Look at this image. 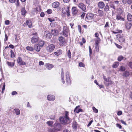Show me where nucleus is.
<instances>
[{"mask_svg":"<svg viewBox=\"0 0 132 132\" xmlns=\"http://www.w3.org/2000/svg\"><path fill=\"white\" fill-rule=\"evenodd\" d=\"M60 121L62 124L66 125L71 122V119L69 117V113L67 111L65 112L64 116L60 117Z\"/></svg>","mask_w":132,"mask_h":132,"instance_id":"f257e3e1","label":"nucleus"},{"mask_svg":"<svg viewBox=\"0 0 132 132\" xmlns=\"http://www.w3.org/2000/svg\"><path fill=\"white\" fill-rule=\"evenodd\" d=\"M94 14L91 13H88L86 15L85 20L87 22H91L94 20Z\"/></svg>","mask_w":132,"mask_h":132,"instance_id":"f03ea898","label":"nucleus"},{"mask_svg":"<svg viewBox=\"0 0 132 132\" xmlns=\"http://www.w3.org/2000/svg\"><path fill=\"white\" fill-rule=\"evenodd\" d=\"M58 40L60 42L59 44L60 46H65L67 45V43L63 37L60 36L58 38Z\"/></svg>","mask_w":132,"mask_h":132,"instance_id":"7ed1b4c3","label":"nucleus"},{"mask_svg":"<svg viewBox=\"0 0 132 132\" xmlns=\"http://www.w3.org/2000/svg\"><path fill=\"white\" fill-rule=\"evenodd\" d=\"M69 31V29L67 26H64L63 27L62 33L63 35L65 37H68Z\"/></svg>","mask_w":132,"mask_h":132,"instance_id":"20e7f679","label":"nucleus"},{"mask_svg":"<svg viewBox=\"0 0 132 132\" xmlns=\"http://www.w3.org/2000/svg\"><path fill=\"white\" fill-rule=\"evenodd\" d=\"M37 34L36 33L33 34V35H35V36H34L31 39V42L32 43H34L37 42L39 39L38 37L36 35Z\"/></svg>","mask_w":132,"mask_h":132,"instance_id":"39448f33","label":"nucleus"},{"mask_svg":"<svg viewBox=\"0 0 132 132\" xmlns=\"http://www.w3.org/2000/svg\"><path fill=\"white\" fill-rule=\"evenodd\" d=\"M55 48V46L53 44L48 45L46 47V50L48 52H52Z\"/></svg>","mask_w":132,"mask_h":132,"instance_id":"423d86ee","label":"nucleus"},{"mask_svg":"<svg viewBox=\"0 0 132 132\" xmlns=\"http://www.w3.org/2000/svg\"><path fill=\"white\" fill-rule=\"evenodd\" d=\"M78 7L85 12H86V6L83 3H79L78 5Z\"/></svg>","mask_w":132,"mask_h":132,"instance_id":"0eeeda50","label":"nucleus"},{"mask_svg":"<svg viewBox=\"0 0 132 132\" xmlns=\"http://www.w3.org/2000/svg\"><path fill=\"white\" fill-rule=\"evenodd\" d=\"M78 11V9L76 7H73L71 10L72 14L73 15H76L77 14Z\"/></svg>","mask_w":132,"mask_h":132,"instance_id":"6e6552de","label":"nucleus"},{"mask_svg":"<svg viewBox=\"0 0 132 132\" xmlns=\"http://www.w3.org/2000/svg\"><path fill=\"white\" fill-rule=\"evenodd\" d=\"M125 25L126 28L129 29L132 26V21H127L125 23Z\"/></svg>","mask_w":132,"mask_h":132,"instance_id":"1a4fd4ad","label":"nucleus"},{"mask_svg":"<svg viewBox=\"0 0 132 132\" xmlns=\"http://www.w3.org/2000/svg\"><path fill=\"white\" fill-rule=\"evenodd\" d=\"M117 39L120 42H123L125 40V39L123 38V36L120 35H117Z\"/></svg>","mask_w":132,"mask_h":132,"instance_id":"9d476101","label":"nucleus"},{"mask_svg":"<svg viewBox=\"0 0 132 132\" xmlns=\"http://www.w3.org/2000/svg\"><path fill=\"white\" fill-rule=\"evenodd\" d=\"M61 128V126L60 123L55 124L54 125V129L57 131L60 130Z\"/></svg>","mask_w":132,"mask_h":132,"instance_id":"9b49d317","label":"nucleus"},{"mask_svg":"<svg viewBox=\"0 0 132 132\" xmlns=\"http://www.w3.org/2000/svg\"><path fill=\"white\" fill-rule=\"evenodd\" d=\"M44 36L45 37L48 38H50L51 37V34L50 32L47 31H46L44 32Z\"/></svg>","mask_w":132,"mask_h":132,"instance_id":"f8f14e48","label":"nucleus"},{"mask_svg":"<svg viewBox=\"0 0 132 132\" xmlns=\"http://www.w3.org/2000/svg\"><path fill=\"white\" fill-rule=\"evenodd\" d=\"M17 61L19 65H23L26 64V63L22 61V59L20 57H18Z\"/></svg>","mask_w":132,"mask_h":132,"instance_id":"ddd939ff","label":"nucleus"},{"mask_svg":"<svg viewBox=\"0 0 132 132\" xmlns=\"http://www.w3.org/2000/svg\"><path fill=\"white\" fill-rule=\"evenodd\" d=\"M47 98L49 101H53L55 100V97L53 95H48L47 96Z\"/></svg>","mask_w":132,"mask_h":132,"instance_id":"4468645a","label":"nucleus"},{"mask_svg":"<svg viewBox=\"0 0 132 132\" xmlns=\"http://www.w3.org/2000/svg\"><path fill=\"white\" fill-rule=\"evenodd\" d=\"M24 26H28L29 28H31L32 26V23L30 21L27 20L26 22H24L23 24Z\"/></svg>","mask_w":132,"mask_h":132,"instance_id":"2eb2a0df","label":"nucleus"},{"mask_svg":"<svg viewBox=\"0 0 132 132\" xmlns=\"http://www.w3.org/2000/svg\"><path fill=\"white\" fill-rule=\"evenodd\" d=\"M66 82L67 84L68 85H70V84L71 81L69 75L68 74H67L66 73Z\"/></svg>","mask_w":132,"mask_h":132,"instance_id":"dca6fc26","label":"nucleus"},{"mask_svg":"<svg viewBox=\"0 0 132 132\" xmlns=\"http://www.w3.org/2000/svg\"><path fill=\"white\" fill-rule=\"evenodd\" d=\"M98 6L100 8L103 9L105 6V4L103 2H100L98 3Z\"/></svg>","mask_w":132,"mask_h":132,"instance_id":"f3484780","label":"nucleus"},{"mask_svg":"<svg viewBox=\"0 0 132 132\" xmlns=\"http://www.w3.org/2000/svg\"><path fill=\"white\" fill-rule=\"evenodd\" d=\"M116 19L118 20H121L122 21L125 20V19L121 16V13L116 15Z\"/></svg>","mask_w":132,"mask_h":132,"instance_id":"a211bd4d","label":"nucleus"},{"mask_svg":"<svg viewBox=\"0 0 132 132\" xmlns=\"http://www.w3.org/2000/svg\"><path fill=\"white\" fill-rule=\"evenodd\" d=\"M60 5V3L58 2H55L53 3L52 4V6L54 8H56L58 7Z\"/></svg>","mask_w":132,"mask_h":132,"instance_id":"6ab92c4d","label":"nucleus"},{"mask_svg":"<svg viewBox=\"0 0 132 132\" xmlns=\"http://www.w3.org/2000/svg\"><path fill=\"white\" fill-rule=\"evenodd\" d=\"M77 122L75 121H74L72 123V127L73 129L76 130L77 128Z\"/></svg>","mask_w":132,"mask_h":132,"instance_id":"aec40b11","label":"nucleus"},{"mask_svg":"<svg viewBox=\"0 0 132 132\" xmlns=\"http://www.w3.org/2000/svg\"><path fill=\"white\" fill-rule=\"evenodd\" d=\"M79 106H77L74 110V112L77 113H78L80 112H81L82 111V110L81 109H79Z\"/></svg>","mask_w":132,"mask_h":132,"instance_id":"412c9836","label":"nucleus"},{"mask_svg":"<svg viewBox=\"0 0 132 132\" xmlns=\"http://www.w3.org/2000/svg\"><path fill=\"white\" fill-rule=\"evenodd\" d=\"M45 67L48 70H51L54 67L53 65L51 64L47 63L46 64Z\"/></svg>","mask_w":132,"mask_h":132,"instance_id":"4be33fe9","label":"nucleus"},{"mask_svg":"<svg viewBox=\"0 0 132 132\" xmlns=\"http://www.w3.org/2000/svg\"><path fill=\"white\" fill-rule=\"evenodd\" d=\"M122 2L124 4H127L129 5H130L132 3L131 0H122Z\"/></svg>","mask_w":132,"mask_h":132,"instance_id":"5701e85b","label":"nucleus"},{"mask_svg":"<svg viewBox=\"0 0 132 132\" xmlns=\"http://www.w3.org/2000/svg\"><path fill=\"white\" fill-rule=\"evenodd\" d=\"M40 45L38 44H36L34 46V49L37 51L39 52L40 49Z\"/></svg>","mask_w":132,"mask_h":132,"instance_id":"b1692460","label":"nucleus"},{"mask_svg":"<svg viewBox=\"0 0 132 132\" xmlns=\"http://www.w3.org/2000/svg\"><path fill=\"white\" fill-rule=\"evenodd\" d=\"M62 50H57L56 52H54V54L55 55L58 56L61 54L62 53Z\"/></svg>","mask_w":132,"mask_h":132,"instance_id":"393cba45","label":"nucleus"},{"mask_svg":"<svg viewBox=\"0 0 132 132\" xmlns=\"http://www.w3.org/2000/svg\"><path fill=\"white\" fill-rule=\"evenodd\" d=\"M127 19L129 21H132V15L130 13H128L127 15Z\"/></svg>","mask_w":132,"mask_h":132,"instance_id":"a878e982","label":"nucleus"},{"mask_svg":"<svg viewBox=\"0 0 132 132\" xmlns=\"http://www.w3.org/2000/svg\"><path fill=\"white\" fill-rule=\"evenodd\" d=\"M130 75L129 72L126 71L123 72L122 76L125 77H127L128 76Z\"/></svg>","mask_w":132,"mask_h":132,"instance_id":"bb28decb","label":"nucleus"},{"mask_svg":"<svg viewBox=\"0 0 132 132\" xmlns=\"http://www.w3.org/2000/svg\"><path fill=\"white\" fill-rule=\"evenodd\" d=\"M51 33L53 35L56 36L58 34V31L56 30H52Z\"/></svg>","mask_w":132,"mask_h":132,"instance_id":"cd10ccee","label":"nucleus"},{"mask_svg":"<svg viewBox=\"0 0 132 132\" xmlns=\"http://www.w3.org/2000/svg\"><path fill=\"white\" fill-rule=\"evenodd\" d=\"M104 83L106 86H108L110 85H111L113 84V82L109 80L108 82H104Z\"/></svg>","mask_w":132,"mask_h":132,"instance_id":"c85d7f7f","label":"nucleus"},{"mask_svg":"<svg viewBox=\"0 0 132 132\" xmlns=\"http://www.w3.org/2000/svg\"><path fill=\"white\" fill-rule=\"evenodd\" d=\"M119 64V63L118 62H115L113 64L112 67L113 68H117Z\"/></svg>","mask_w":132,"mask_h":132,"instance_id":"c756f323","label":"nucleus"},{"mask_svg":"<svg viewBox=\"0 0 132 132\" xmlns=\"http://www.w3.org/2000/svg\"><path fill=\"white\" fill-rule=\"evenodd\" d=\"M124 59V60H126V58H124L122 56L120 55L118 57L117 60L118 61L120 62Z\"/></svg>","mask_w":132,"mask_h":132,"instance_id":"7c9ffc66","label":"nucleus"},{"mask_svg":"<svg viewBox=\"0 0 132 132\" xmlns=\"http://www.w3.org/2000/svg\"><path fill=\"white\" fill-rule=\"evenodd\" d=\"M7 64L9 66H10L11 67H12L14 66L15 63L14 62H7Z\"/></svg>","mask_w":132,"mask_h":132,"instance_id":"2f4dec72","label":"nucleus"},{"mask_svg":"<svg viewBox=\"0 0 132 132\" xmlns=\"http://www.w3.org/2000/svg\"><path fill=\"white\" fill-rule=\"evenodd\" d=\"M82 42H80L79 43L80 44L81 46H82L83 45V43L85 44L86 42V40L84 38H82Z\"/></svg>","mask_w":132,"mask_h":132,"instance_id":"473e14b6","label":"nucleus"},{"mask_svg":"<svg viewBox=\"0 0 132 132\" xmlns=\"http://www.w3.org/2000/svg\"><path fill=\"white\" fill-rule=\"evenodd\" d=\"M26 11L25 10V8H22L21 9V13L22 15H25L26 13Z\"/></svg>","mask_w":132,"mask_h":132,"instance_id":"72a5a7b5","label":"nucleus"},{"mask_svg":"<svg viewBox=\"0 0 132 132\" xmlns=\"http://www.w3.org/2000/svg\"><path fill=\"white\" fill-rule=\"evenodd\" d=\"M67 54L68 58L69 59H70L71 58V54L70 51V50H69L68 51L67 53Z\"/></svg>","mask_w":132,"mask_h":132,"instance_id":"f704fd0d","label":"nucleus"},{"mask_svg":"<svg viewBox=\"0 0 132 132\" xmlns=\"http://www.w3.org/2000/svg\"><path fill=\"white\" fill-rule=\"evenodd\" d=\"M110 6L111 7L113 8V9H115L116 8L115 6L114 5V2H110Z\"/></svg>","mask_w":132,"mask_h":132,"instance_id":"c9c22d12","label":"nucleus"},{"mask_svg":"<svg viewBox=\"0 0 132 132\" xmlns=\"http://www.w3.org/2000/svg\"><path fill=\"white\" fill-rule=\"evenodd\" d=\"M14 111L16 115H18L20 114V111L19 109H14Z\"/></svg>","mask_w":132,"mask_h":132,"instance_id":"e433bc0d","label":"nucleus"},{"mask_svg":"<svg viewBox=\"0 0 132 132\" xmlns=\"http://www.w3.org/2000/svg\"><path fill=\"white\" fill-rule=\"evenodd\" d=\"M104 28L106 29H107V28L109 29V28L110 25L108 22H106L104 26Z\"/></svg>","mask_w":132,"mask_h":132,"instance_id":"4c0bfd02","label":"nucleus"},{"mask_svg":"<svg viewBox=\"0 0 132 132\" xmlns=\"http://www.w3.org/2000/svg\"><path fill=\"white\" fill-rule=\"evenodd\" d=\"M26 49L30 51H32L34 50V48L30 46H27L26 47Z\"/></svg>","mask_w":132,"mask_h":132,"instance_id":"58836bf2","label":"nucleus"},{"mask_svg":"<svg viewBox=\"0 0 132 132\" xmlns=\"http://www.w3.org/2000/svg\"><path fill=\"white\" fill-rule=\"evenodd\" d=\"M103 78L104 80L105 81V82H107L110 79V77L106 78V77L104 76H103Z\"/></svg>","mask_w":132,"mask_h":132,"instance_id":"ea45409f","label":"nucleus"},{"mask_svg":"<svg viewBox=\"0 0 132 132\" xmlns=\"http://www.w3.org/2000/svg\"><path fill=\"white\" fill-rule=\"evenodd\" d=\"M36 11L40 12L41 11V7L40 5H38L36 9Z\"/></svg>","mask_w":132,"mask_h":132,"instance_id":"a19ab883","label":"nucleus"},{"mask_svg":"<svg viewBox=\"0 0 132 132\" xmlns=\"http://www.w3.org/2000/svg\"><path fill=\"white\" fill-rule=\"evenodd\" d=\"M109 5L108 4H106L104 9V11H107L109 10Z\"/></svg>","mask_w":132,"mask_h":132,"instance_id":"79ce46f5","label":"nucleus"},{"mask_svg":"<svg viewBox=\"0 0 132 132\" xmlns=\"http://www.w3.org/2000/svg\"><path fill=\"white\" fill-rule=\"evenodd\" d=\"M10 53H11V57L13 58V57H15L14 53L12 50H11L10 51Z\"/></svg>","mask_w":132,"mask_h":132,"instance_id":"37998d69","label":"nucleus"},{"mask_svg":"<svg viewBox=\"0 0 132 132\" xmlns=\"http://www.w3.org/2000/svg\"><path fill=\"white\" fill-rule=\"evenodd\" d=\"M68 10L67 11V15L68 16H69L70 15V11L69 10V7H67Z\"/></svg>","mask_w":132,"mask_h":132,"instance_id":"c03bdc74","label":"nucleus"},{"mask_svg":"<svg viewBox=\"0 0 132 132\" xmlns=\"http://www.w3.org/2000/svg\"><path fill=\"white\" fill-rule=\"evenodd\" d=\"M92 109L94 112L95 113H98V110L97 109H96L95 107L93 106L92 107Z\"/></svg>","mask_w":132,"mask_h":132,"instance_id":"a18cd8bd","label":"nucleus"},{"mask_svg":"<svg viewBox=\"0 0 132 132\" xmlns=\"http://www.w3.org/2000/svg\"><path fill=\"white\" fill-rule=\"evenodd\" d=\"M98 14L101 16L103 14V11L100 10H98Z\"/></svg>","mask_w":132,"mask_h":132,"instance_id":"49530a36","label":"nucleus"},{"mask_svg":"<svg viewBox=\"0 0 132 132\" xmlns=\"http://www.w3.org/2000/svg\"><path fill=\"white\" fill-rule=\"evenodd\" d=\"M89 56H90L92 54V51L91 48L90 46H89Z\"/></svg>","mask_w":132,"mask_h":132,"instance_id":"de8ad7c7","label":"nucleus"},{"mask_svg":"<svg viewBox=\"0 0 132 132\" xmlns=\"http://www.w3.org/2000/svg\"><path fill=\"white\" fill-rule=\"evenodd\" d=\"M78 30L79 32L80 33H81L82 32L81 31V26L80 25H78Z\"/></svg>","mask_w":132,"mask_h":132,"instance_id":"09e8293b","label":"nucleus"},{"mask_svg":"<svg viewBox=\"0 0 132 132\" xmlns=\"http://www.w3.org/2000/svg\"><path fill=\"white\" fill-rule=\"evenodd\" d=\"M125 68L122 66H121L120 68V70L121 71H125Z\"/></svg>","mask_w":132,"mask_h":132,"instance_id":"8fccbe9b","label":"nucleus"},{"mask_svg":"<svg viewBox=\"0 0 132 132\" xmlns=\"http://www.w3.org/2000/svg\"><path fill=\"white\" fill-rule=\"evenodd\" d=\"M116 31H113L112 32L114 34H117L119 33H121L122 32L121 30H116Z\"/></svg>","mask_w":132,"mask_h":132,"instance_id":"3c124183","label":"nucleus"},{"mask_svg":"<svg viewBox=\"0 0 132 132\" xmlns=\"http://www.w3.org/2000/svg\"><path fill=\"white\" fill-rule=\"evenodd\" d=\"M67 10L65 8H63L62 9V12L64 14H65L67 12Z\"/></svg>","mask_w":132,"mask_h":132,"instance_id":"603ef678","label":"nucleus"},{"mask_svg":"<svg viewBox=\"0 0 132 132\" xmlns=\"http://www.w3.org/2000/svg\"><path fill=\"white\" fill-rule=\"evenodd\" d=\"M79 66L80 67H84L85 66V64L82 62L79 63Z\"/></svg>","mask_w":132,"mask_h":132,"instance_id":"864d4df0","label":"nucleus"},{"mask_svg":"<svg viewBox=\"0 0 132 132\" xmlns=\"http://www.w3.org/2000/svg\"><path fill=\"white\" fill-rule=\"evenodd\" d=\"M47 123L48 126H51L53 124V122L52 121H49L47 122Z\"/></svg>","mask_w":132,"mask_h":132,"instance_id":"5fc2aeb1","label":"nucleus"},{"mask_svg":"<svg viewBox=\"0 0 132 132\" xmlns=\"http://www.w3.org/2000/svg\"><path fill=\"white\" fill-rule=\"evenodd\" d=\"M114 44L119 49H121L122 48V47L121 45H119L118 44H117L116 43H114Z\"/></svg>","mask_w":132,"mask_h":132,"instance_id":"6e6d98bb","label":"nucleus"},{"mask_svg":"<svg viewBox=\"0 0 132 132\" xmlns=\"http://www.w3.org/2000/svg\"><path fill=\"white\" fill-rule=\"evenodd\" d=\"M61 77L62 78H64V71L63 70L62 68L61 69Z\"/></svg>","mask_w":132,"mask_h":132,"instance_id":"4d7b16f0","label":"nucleus"},{"mask_svg":"<svg viewBox=\"0 0 132 132\" xmlns=\"http://www.w3.org/2000/svg\"><path fill=\"white\" fill-rule=\"evenodd\" d=\"M99 34L98 33V32H96L95 34V36L98 39H100H100L99 38Z\"/></svg>","mask_w":132,"mask_h":132,"instance_id":"13d9d810","label":"nucleus"},{"mask_svg":"<svg viewBox=\"0 0 132 132\" xmlns=\"http://www.w3.org/2000/svg\"><path fill=\"white\" fill-rule=\"evenodd\" d=\"M48 19L51 22L55 21V20L54 19L52 18H48Z\"/></svg>","mask_w":132,"mask_h":132,"instance_id":"bf43d9fd","label":"nucleus"},{"mask_svg":"<svg viewBox=\"0 0 132 132\" xmlns=\"http://www.w3.org/2000/svg\"><path fill=\"white\" fill-rule=\"evenodd\" d=\"M116 126L117 127H119V129H122V126L120 124L117 123L116 124Z\"/></svg>","mask_w":132,"mask_h":132,"instance_id":"052dcab7","label":"nucleus"},{"mask_svg":"<svg viewBox=\"0 0 132 132\" xmlns=\"http://www.w3.org/2000/svg\"><path fill=\"white\" fill-rule=\"evenodd\" d=\"M96 51L98 52L99 51V46H96L95 47Z\"/></svg>","mask_w":132,"mask_h":132,"instance_id":"680f3d73","label":"nucleus"},{"mask_svg":"<svg viewBox=\"0 0 132 132\" xmlns=\"http://www.w3.org/2000/svg\"><path fill=\"white\" fill-rule=\"evenodd\" d=\"M86 13L85 12H83L82 14L80 15V17L81 18L83 19L84 18L85 15Z\"/></svg>","mask_w":132,"mask_h":132,"instance_id":"e2e57ef3","label":"nucleus"},{"mask_svg":"<svg viewBox=\"0 0 132 132\" xmlns=\"http://www.w3.org/2000/svg\"><path fill=\"white\" fill-rule=\"evenodd\" d=\"M122 112L121 111H119L117 112V114L118 116H120L122 114Z\"/></svg>","mask_w":132,"mask_h":132,"instance_id":"0e129e2a","label":"nucleus"},{"mask_svg":"<svg viewBox=\"0 0 132 132\" xmlns=\"http://www.w3.org/2000/svg\"><path fill=\"white\" fill-rule=\"evenodd\" d=\"M47 12L48 14H51L52 12V10L51 9H48L47 11Z\"/></svg>","mask_w":132,"mask_h":132,"instance_id":"69168bd1","label":"nucleus"},{"mask_svg":"<svg viewBox=\"0 0 132 132\" xmlns=\"http://www.w3.org/2000/svg\"><path fill=\"white\" fill-rule=\"evenodd\" d=\"M93 121L92 120L90 121L87 125V127H89L91 125V124L93 122Z\"/></svg>","mask_w":132,"mask_h":132,"instance_id":"338daca9","label":"nucleus"},{"mask_svg":"<svg viewBox=\"0 0 132 132\" xmlns=\"http://www.w3.org/2000/svg\"><path fill=\"white\" fill-rule=\"evenodd\" d=\"M17 94H18V93L16 92L15 91H13L12 92L11 94H12V95H14Z\"/></svg>","mask_w":132,"mask_h":132,"instance_id":"774afa93","label":"nucleus"}]
</instances>
